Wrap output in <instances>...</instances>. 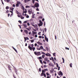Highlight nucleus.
Here are the masks:
<instances>
[{
    "mask_svg": "<svg viewBox=\"0 0 78 78\" xmlns=\"http://www.w3.org/2000/svg\"><path fill=\"white\" fill-rule=\"evenodd\" d=\"M46 74L47 76H49V75H50V74H49L48 73V72H47L46 73Z\"/></svg>",
    "mask_w": 78,
    "mask_h": 78,
    "instance_id": "28",
    "label": "nucleus"
},
{
    "mask_svg": "<svg viewBox=\"0 0 78 78\" xmlns=\"http://www.w3.org/2000/svg\"><path fill=\"white\" fill-rule=\"evenodd\" d=\"M30 6H25V8H30Z\"/></svg>",
    "mask_w": 78,
    "mask_h": 78,
    "instance_id": "40",
    "label": "nucleus"
},
{
    "mask_svg": "<svg viewBox=\"0 0 78 78\" xmlns=\"http://www.w3.org/2000/svg\"><path fill=\"white\" fill-rule=\"evenodd\" d=\"M58 74L59 76L61 75V76H62V75H63V73L61 71H60L58 72Z\"/></svg>",
    "mask_w": 78,
    "mask_h": 78,
    "instance_id": "3",
    "label": "nucleus"
},
{
    "mask_svg": "<svg viewBox=\"0 0 78 78\" xmlns=\"http://www.w3.org/2000/svg\"><path fill=\"white\" fill-rule=\"evenodd\" d=\"M31 46L32 47H34V44H31Z\"/></svg>",
    "mask_w": 78,
    "mask_h": 78,
    "instance_id": "56",
    "label": "nucleus"
},
{
    "mask_svg": "<svg viewBox=\"0 0 78 78\" xmlns=\"http://www.w3.org/2000/svg\"><path fill=\"white\" fill-rule=\"evenodd\" d=\"M45 41H46V42H48V38H46L45 39Z\"/></svg>",
    "mask_w": 78,
    "mask_h": 78,
    "instance_id": "14",
    "label": "nucleus"
},
{
    "mask_svg": "<svg viewBox=\"0 0 78 78\" xmlns=\"http://www.w3.org/2000/svg\"><path fill=\"white\" fill-rule=\"evenodd\" d=\"M62 58L63 61V63H64V61H65L64 58Z\"/></svg>",
    "mask_w": 78,
    "mask_h": 78,
    "instance_id": "31",
    "label": "nucleus"
},
{
    "mask_svg": "<svg viewBox=\"0 0 78 78\" xmlns=\"http://www.w3.org/2000/svg\"><path fill=\"white\" fill-rule=\"evenodd\" d=\"M18 22H19V23H22V21H21L20 20H19L18 21Z\"/></svg>",
    "mask_w": 78,
    "mask_h": 78,
    "instance_id": "43",
    "label": "nucleus"
},
{
    "mask_svg": "<svg viewBox=\"0 0 78 78\" xmlns=\"http://www.w3.org/2000/svg\"><path fill=\"white\" fill-rule=\"evenodd\" d=\"M24 11V13H25V14H26V13H27V10H25V11L24 10V11Z\"/></svg>",
    "mask_w": 78,
    "mask_h": 78,
    "instance_id": "39",
    "label": "nucleus"
},
{
    "mask_svg": "<svg viewBox=\"0 0 78 78\" xmlns=\"http://www.w3.org/2000/svg\"><path fill=\"white\" fill-rule=\"evenodd\" d=\"M34 16H35V14H33L32 16V18H35Z\"/></svg>",
    "mask_w": 78,
    "mask_h": 78,
    "instance_id": "12",
    "label": "nucleus"
},
{
    "mask_svg": "<svg viewBox=\"0 0 78 78\" xmlns=\"http://www.w3.org/2000/svg\"><path fill=\"white\" fill-rule=\"evenodd\" d=\"M44 68H46V67H47V66L46 65H44Z\"/></svg>",
    "mask_w": 78,
    "mask_h": 78,
    "instance_id": "58",
    "label": "nucleus"
},
{
    "mask_svg": "<svg viewBox=\"0 0 78 78\" xmlns=\"http://www.w3.org/2000/svg\"><path fill=\"white\" fill-rule=\"evenodd\" d=\"M42 73H45V72L44 71V69H42Z\"/></svg>",
    "mask_w": 78,
    "mask_h": 78,
    "instance_id": "22",
    "label": "nucleus"
},
{
    "mask_svg": "<svg viewBox=\"0 0 78 78\" xmlns=\"http://www.w3.org/2000/svg\"><path fill=\"white\" fill-rule=\"evenodd\" d=\"M38 27H41V26H42L43 25V22L40 23H39L38 24Z\"/></svg>",
    "mask_w": 78,
    "mask_h": 78,
    "instance_id": "4",
    "label": "nucleus"
},
{
    "mask_svg": "<svg viewBox=\"0 0 78 78\" xmlns=\"http://www.w3.org/2000/svg\"><path fill=\"white\" fill-rule=\"evenodd\" d=\"M27 21H25L23 23H27Z\"/></svg>",
    "mask_w": 78,
    "mask_h": 78,
    "instance_id": "51",
    "label": "nucleus"
},
{
    "mask_svg": "<svg viewBox=\"0 0 78 78\" xmlns=\"http://www.w3.org/2000/svg\"><path fill=\"white\" fill-rule=\"evenodd\" d=\"M56 67H58L59 66V65H58V63H56Z\"/></svg>",
    "mask_w": 78,
    "mask_h": 78,
    "instance_id": "32",
    "label": "nucleus"
},
{
    "mask_svg": "<svg viewBox=\"0 0 78 78\" xmlns=\"http://www.w3.org/2000/svg\"><path fill=\"white\" fill-rule=\"evenodd\" d=\"M24 3H27V2H30V0H24Z\"/></svg>",
    "mask_w": 78,
    "mask_h": 78,
    "instance_id": "9",
    "label": "nucleus"
},
{
    "mask_svg": "<svg viewBox=\"0 0 78 78\" xmlns=\"http://www.w3.org/2000/svg\"><path fill=\"white\" fill-rule=\"evenodd\" d=\"M45 55H46V56H51V54H49V53H46Z\"/></svg>",
    "mask_w": 78,
    "mask_h": 78,
    "instance_id": "5",
    "label": "nucleus"
},
{
    "mask_svg": "<svg viewBox=\"0 0 78 78\" xmlns=\"http://www.w3.org/2000/svg\"><path fill=\"white\" fill-rule=\"evenodd\" d=\"M12 48L13 49V50H14V51H16V53H17V51L16 49V48H14V47H13V46H12Z\"/></svg>",
    "mask_w": 78,
    "mask_h": 78,
    "instance_id": "6",
    "label": "nucleus"
},
{
    "mask_svg": "<svg viewBox=\"0 0 78 78\" xmlns=\"http://www.w3.org/2000/svg\"><path fill=\"white\" fill-rule=\"evenodd\" d=\"M41 54H44V55H45L46 54H45V52H41Z\"/></svg>",
    "mask_w": 78,
    "mask_h": 78,
    "instance_id": "52",
    "label": "nucleus"
},
{
    "mask_svg": "<svg viewBox=\"0 0 78 78\" xmlns=\"http://www.w3.org/2000/svg\"><path fill=\"white\" fill-rule=\"evenodd\" d=\"M37 50H41V48H37Z\"/></svg>",
    "mask_w": 78,
    "mask_h": 78,
    "instance_id": "42",
    "label": "nucleus"
},
{
    "mask_svg": "<svg viewBox=\"0 0 78 78\" xmlns=\"http://www.w3.org/2000/svg\"><path fill=\"white\" fill-rule=\"evenodd\" d=\"M58 68V70H60V67L59 66L58 67H57Z\"/></svg>",
    "mask_w": 78,
    "mask_h": 78,
    "instance_id": "54",
    "label": "nucleus"
},
{
    "mask_svg": "<svg viewBox=\"0 0 78 78\" xmlns=\"http://www.w3.org/2000/svg\"><path fill=\"white\" fill-rule=\"evenodd\" d=\"M27 25L28 26H30V23H27Z\"/></svg>",
    "mask_w": 78,
    "mask_h": 78,
    "instance_id": "61",
    "label": "nucleus"
},
{
    "mask_svg": "<svg viewBox=\"0 0 78 78\" xmlns=\"http://www.w3.org/2000/svg\"><path fill=\"white\" fill-rule=\"evenodd\" d=\"M28 12L29 13V14H31V13H32V12H31V11H30V9H29L28 10Z\"/></svg>",
    "mask_w": 78,
    "mask_h": 78,
    "instance_id": "16",
    "label": "nucleus"
},
{
    "mask_svg": "<svg viewBox=\"0 0 78 78\" xmlns=\"http://www.w3.org/2000/svg\"><path fill=\"white\" fill-rule=\"evenodd\" d=\"M46 31H47V28H44V31H45V32H46Z\"/></svg>",
    "mask_w": 78,
    "mask_h": 78,
    "instance_id": "62",
    "label": "nucleus"
},
{
    "mask_svg": "<svg viewBox=\"0 0 78 78\" xmlns=\"http://www.w3.org/2000/svg\"><path fill=\"white\" fill-rule=\"evenodd\" d=\"M53 56H54L55 57H56V53L54 52L53 54Z\"/></svg>",
    "mask_w": 78,
    "mask_h": 78,
    "instance_id": "24",
    "label": "nucleus"
},
{
    "mask_svg": "<svg viewBox=\"0 0 78 78\" xmlns=\"http://www.w3.org/2000/svg\"><path fill=\"white\" fill-rule=\"evenodd\" d=\"M23 25L24 27V28H27V24H23Z\"/></svg>",
    "mask_w": 78,
    "mask_h": 78,
    "instance_id": "11",
    "label": "nucleus"
},
{
    "mask_svg": "<svg viewBox=\"0 0 78 78\" xmlns=\"http://www.w3.org/2000/svg\"><path fill=\"white\" fill-rule=\"evenodd\" d=\"M7 3H9V2H10V0H7Z\"/></svg>",
    "mask_w": 78,
    "mask_h": 78,
    "instance_id": "48",
    "label": "nucleus"
},
{
    "mask_svg": "<svg viewBox=\"0 0 78 78\" xmlns=\"http://www.w3.org/2000/svg\"><path fill=\"white\" fill-rule=\"evenodd\" d=\"M12 6L13 7H16V5L15 4H13Z\"/></svg>",
    "mask_w": 78,
    "mask_h": 78,
    "instance_id": "59",
    "label": "nucleus"
},
{
    "mask_svg": "<svg viewBox=\"0 0 78 78\" xmlns=\"http://www.w3.org/2000/svg\"><path fill=\"white\" fill-rule=\"evenodd\" d=\"M43 76L45 77V78H46V74H45V73H44Z\"/></svg>",
    "mask_w": 78,
    "mask_h": 78,
    "instance_id": "35",
    "label": "nucleus"
},
{
    "mask_svg": "<svg viewBox=\"0 0 78 78\" xmlns=\"http://www.w3.org/2000/svg\"><path fill=\"white\" fill-rule=\"evenodd\" d=\"M69 66L70 67H72V63H71V64H70Z\"/></svg>",
    "mask_w": 78,
    "mask_h": 78,
    "instance_id": "27",
    "label": "nucleus"
},
{
    "mask_svg": "<svg viewBox=\"0 0 78 78\" xmlns=\"http://www.w3.org/2000/svg\"><path fill=\"white\" fill-rule=\"evenodd\" d=\"M13 76L14 78H16V77L14 74H13Z\"/></svg>",
    "mask_w": 78,
    "mask_h": 78,
    "instance_id": "50",
    "label": "nucleus"
},
{
    "mask_svg": "<svg viewBox=\"0 0 78 78\" xmlns=\"http://www.w3.org/2000/svg\"><path fill=\"white\" fill-rule=\"evenodd\" d=\"M29 16L27 15L26 16V18H29Z\"/></svg>",
    "mask_w": 78,
    "mask_h": 78,
    "instance_id": "60",
    "label": "nucleus"
},
{
    "mask_svg": "<svg viewBox=\"0 0 78 78\" xmlns=\"http://www.w3.org/2000/svg\"><path fill=\"white\" fill-rule=\"evenodd\" d=\"M39 61H40V63L41 64H43V62H42V60H40Z\"/></svg>",
    "mask_w": 78,
    "mask_h": 78,
    "instance_id": "21",
    "label": "nucleus"
},
{
    "mask_svg": "<svg viewBox=\"0 0 78 78\" xmlns=\"http://www.w3.org/2000/svg\"><path fill=\"white\" fill-rule=\"evenodd\" d=\"M35 2V0H32V3L33 4H34Z\"/></svg>",
    "mask_w": 78,
    "mask_h": 78,
    "instance_id": "41",
    "label": "nucleus"
},
{
    "mask_svg": "<svg viewBox=\"0 0 78 78\" xmlns=\"http://www.w3.org/2000/svg\"><path fill=\"white\" fill-rule=\"evenodd\" d=\"M32 32L33 34H37V32H35L34 31H32Z\"/></svg>",
    "mask_w": 78,
    "mask_h": 78,
    "instance_id": "8",
    "label": "nucleus"
},
{
    "mask_svg": "<svg viewBox=\"0 0 78 78\" xmlns=\"http://www.w3.org/2000/svg\"><path fill=\"white\" fill-rule=\"evenodd\" d=\"M34 40H30V41L31 43H33V42H34Z\"/></svg>",
    "mask_w": 78,
    "mask_h": 78,
    "instance_id": "18",
    "label": "nucleus"
},
{
    "mask_svg": "<svg viewBox=\"0 0 78 78\" xmlns=\"http://www.w3.org/2000/svg\"><path fill=\"white\" fill-rule=\"evenodd\" d=\"M41 52L38 51L37 52V56H39V55H41Z\"/></svg>",
    "mask_w": 78,
    "mask_h": 78,
    "instance_id": "7",
    "label": "nucleus"
},
{
    "mask_svg": "<svg viewBox=\"0 0 78 78\" xmlns=\"http://www.w3.org/2000/svg\"><path fill=\"white\" fill-rule=\"evenodd\" d=\"M42 37V36H39V38H40V39H41Z\"/></svg>",
    "mask_w": 78,
    "mask_h": 78,
    "instance_id": "45",
    "label": "nucleus"
},
{
    "mask_svg": "<svg viewBox=\"0 0 78 78\" xmlns=\"http://www.w3.org/2000/svg\"><path fill=\"white\" fill-rule=\"evenodd\" d=\"M37 59H42V57L40 56L39 57L37 58Z\"/></svg>",
    "mask_w": 78,
    "mask_h": 78,
    "instance_id": "15",
    "label": "nucleus"
},
{
    "mask_svg": "<svg viewBox=\"0 0 78 78\" xmlns=\"http://www.w3.org/2000/svg\"><path fill=\"white\" fill-rule=\"evenodd\" d=\"M45 48L46 50H47V51H48L49 49H48V47H46Z\"/></svg>",
    "mask_w": 78,
    "mask_h": 78,
    "instance_id": "36",
    "label": "nucleus"
},
{
    "mask_svg": "<svg viewBox=\"0 0 78 78\" xmlns=\"http://www.w3.org/2000/svg\"><path fill=\"white\" fill-rule=\"evenodd\" d=\"M16 7H18V6H19V4H16Z\"/></svg>",
    "mask_w": 78,
    "mask_h": 78,
    "instance_id": "38",
    "label": "nucleus"
},
{
    "mask_svg": "<svg viewBox=\"0 0 78 78\" xmlns=\"http://www.w3.org/2000/svg\"><path fill=\"white\" fill-rule=\"evenodd\" d=\"M37 43H35L34 44V46H35V47H36V46H37Z\"/></svg>",
    "mask_w": 78,
    "mask_h": 78,
    "instance_id": "63",
    "label": "nucleus"
},
{
    "mask_svg": "<svg viewBox=\"0 0 78 78\" xmlns=\"http://www.w3.org/2000/svg\"><path fill=\"white\" fill-rule=\"evenodd\" d=\"M36 8H39V4L38 3H36L34 5Z\"/></svg>",
    "mask_w": 78,
    "mask_h": 78,
    "instance_id": "2",
    "label": "nucleus"
},
{
    "mask_svg": "<svg viewBox=\"0 0 78 78\" xmlns=\"http://www.w3.org/2000/svg\"><path fill=\"white\" fill-rule=\"evenodd\" d=\"M8 68H9V70H11V67L10 66H8Z\"/></svg>",
    "mask_w": 78,
    "mask_h": 78,
    "instance_id": "20",
    "label": "nucleus"
},
{
    "mask_svg": "<svg viewBox=\"0 0 78 78\" xmlns=\"http://www.w3.org/2000/svg\"><path fill=\"white\" fill-rule=\"evenodd\" d=\"M17 14H18V15H19V14H20V12H19V11H18L16 10V11Z\"/></svg>",
    "mask_w": 78,
    "mask_h": 78,
    "instance_id": "19",
    "label": "nucleus"
},
{
    "mask_svg": "<svg viewBox=\"0 0 78 78\" xmlns=\"http://www.w3.org/2000/svg\"><path fill=\"white\" fill-rule=\"evenodd\" d=\"M65 49L66 50H69V48H67V47H65Z\"/></svg>",
    "mask_w": 78,
    "mask_h": 78,
    "instance_id": "29",
    "label": "nucleus"
},
{
    "mask_svg": "<svg viewBox=\"0 0 78 78\" xmlns=\"http://www.w3.org/2000/svg\"><path fill=\"white\" fill-rule=\"evenodd\" d=\"M8 12H9V10H7L6 11V13H7V14L8 13Z\"/></svg>",
    "mask_w": 78,
    "mask_h": 78,
    "instance_id": "55",
    "label": "nucleus"
},
{
    "mask_svg": "<svg viewBox=\"0 0 78 78\" xmlns=\"http://www.w3.org/2000/svg\"><path fill=\"white\" fill-rule=\"evenodd\" d=\"M43 62L44 64H47V62H45V61H43Z\"/></svg>",
    "mask_w": 78,
    "mask_h": 78,
    "instance_id": "47",
    "label": "nucleus"
},
{
    "mask_svg": "<svg viewBox=\"0 0 78 78\" xmlns=\"http://www.w3.org/2000/svg\"><path fill=\"white\" fill-rule=\"evenodd\" d=\"M15 73H16L17 72V69H15Z\"/></svg>",
    "mask_w": 78,
    "mask_h": 78,
    "instance_id": "44",
    "label": "nucleus"
},
{
    "mask_svg": "<svg viewBox=\"0 0 78 78\" xmlns=\"http://www.w3.org/2000/svg\"><path fill=\"white\" fill-rule=\"evenodd\" d=\"M36 10L37 11H39V8H37Z\"/></svg>",
    "mask_w": 78,
    "mask_h": 78,
    "instance_id": "46",
    "label": "nucleus"
},
{
    "mask_svg": "<svg viewBox=\"0 0 78 78\" xmlns=\"http://www.w3.org/2000/svg\"><path fill=\"white\" fill-rule=\"evenodd\" d=\"M34 54H35V55H37V52L36 51L34 52Z\"/></svg>",
    "mask_w": 78,
    "mask_h": 78,
    "instance_id": "26",
    "label": "nucleus"
},
{
    "mask_svg": "<svg viewBox=\"0 0 78 78\" xmlns=\"http://www.w3.org/2000/svg\"><path fill=\"white\" fill-rule=\"evenodd\" d=\"M48 60V58L47 57H46L44 58V60L46 61H47V60Z\"/></svg>",
    "mask_w": 78,
    "mask_h": 78,
    "instance_id": "13",
    "label": "nucleus"
},
{
    "mask_svg": "<svg viewBox=\"0 0 78 78\" xmlns=\"http://www.w3.org/2000/svg\"><path fill=\"white\" fill-rule=\"evenodd\" d=\"M42 71V69H41V68H40L39 69V72H41Z\"/></svg>",
    "mask_w": 78,
    "mask_h": 78,
    "instance_id": "34",
    "label": "nucleus"
},
{
    "mask_svg": "<svg viewBox=\"0 0 78 78\" xmlns=\"http://www.w3.org/2000/svg\"><path fill=\"white\" fill-rule=\"evenodd\" d=\"M44 73H41V76H43V75H44Z\"/></svg>",
    "mask_w": 78,
    "mask_h": 78,
    "instance_id": "49",
    "label": "nucleus"
},
{
    "mask_svg": "<svg viewBox=\"0 0 78 78\" xmlns=\"http://www.w3.org/2000/svg\"><path fill=\"white\" fill-rule=\"evenodd\" d=\"M42 22H44V20H45V19L44 18H43L42 19Z\"/></svg>",
    "mask_w": 78,
    "mask_h": 78,
    "instance_id": "57",
    "label": "nucleus"
},
{
    "mask_svg": "<svg viewBox=\"0 0 78 78\" xmlns=\"http://www.w3.org/2000/svg\"><path fill=\"white\" fill-rule=\"evenodd\" d=\"M24 31L26 34H28V32L27 30H24Z\"/></svg>",
    "mask_w": 78,
    "mask_h": 78,
    "instance_id": "10",
    "label": "nucleus"
},
{
    "mask_svg": "<svg viewBox=\"0 0 78 78\" xmlns=\"http://www.w3.org/2000/svg\"><path fill=\"white\" fill-rule=\"evenodd\" d=\"M16 4L19 5H20V2H19V1H17Z\"/></svg>",
    "mask_w": 78,
    "mask_h": 78,
    "instance_id": "25",
    "label": "nucleus"
},
{
    "mask_svg": "<svg viewBox=\"0 0 78 78\" xmlns=\"http://www.w3.org/2000/svg\"><path fill=\"white\" fill-rule=\"evenodd\" d=\"M18 26L20 27V29H21V26H20V25H19Z\"/></svg>",
    "mask_w": 78,
    "mask_h": 78,
    "instance_id": "64",
    "label": "nucleus"
},
{
    "mask_svg": "<svg viewBox=\"0 0 78 78\" xmlns=\"http://www.w3.org/2000/svg\"><path fill=\"white\" fill-rule=\"evenodd\" d=\"M41 32H39L38 33V35H41Z\"/></svg>",
    "mask_w": 78,
    "mask_h": 78,
    "instance_id": "53",
    "label": "nucleus"
},
{
    "mask_svg": "<svg viewBox=\"0 0 78 78\" xmlns=\"http://www.w3.org/2000/svg\"><path fill=\"white\" fill-rule=\"evenodd\" d=\"M44 70L45 72V71H48V69H44Z\"/></svg>",
    "mask_w": 78,
    "mask_h": 78,
    "instance_id": "37",
    "label": "nucleus"
},
{
    "mask_svg": "<svg viewBox=\"0 0 78 78\" xmlns=\"http://www.w3.org/2000/svg\"><path fill=\"white\" fill-rule=\"evenodd\" d=\"M45 55H42V58H44V57H45Z\"/></svg>",
    "mask_w": 78,
    "mask_h": 78,
    "instance_id": "30",
    "label": "nucleus"
},
{
    "mask_svg": "<svg viewBox=\"0 0 78 78\" xmlns=\"http://www.w3.org/2000/svg\"><path fill=\"white\" fill-rule=\"evenodd\" d=\"M5 9H9V6H6V7L5 8Z\"/></svg>",
    "mask_w": 78,
    "mask_h": 78,
    "instance_id": "33",
    "label": "nucleus"
},
{
    "mask_svg": "<svg viewBox=\"0 0 78 78\" xmlns=\"http://www.w3.org/2000/svg\"><path fill=\"white\" fill-rule=\"evenodd\" d=\"M41 49L42 50H43L44 49V47L42 46H41L40 47Z\"/></svg>",
    "mask_w": 78,
    "mask_h": 78,
    "instance_id": "23",
    "label": "nucleus"
},
{
    "mask_svg": "<svg viewBox=\"0 0 78 78\" xmlns=\"http://www.w3.org/2000/svg\"><path fill=\"white\" fill-rule=\"evenodd\" d=\"M21 6L22 7L21 9H23V11H24V6H23V5Z\"/></svg>",
    "mask_w": 78,
    "mask_h": 78,
    "instance_id": "17",
    "label": "nucleus"
},
{
    "mask_svg": "<svg viewBox=\"0 0 78 78\" xmlns=\"http://www.w3.org/2000/svg\"><path fill=\"white\" fill-rule=\"evenodd\" d=\"M28 48L30 50H31V51H32V49L33 50V51H34V50L36 49V48H35L34 47H33L31 48V46L30 45L28 46Z\"/></svg>",
    "mask_w": 78,
    "mask_h": 78,
    "instance_id": "1",
    "label": "nucleus"
}]
</instances>
